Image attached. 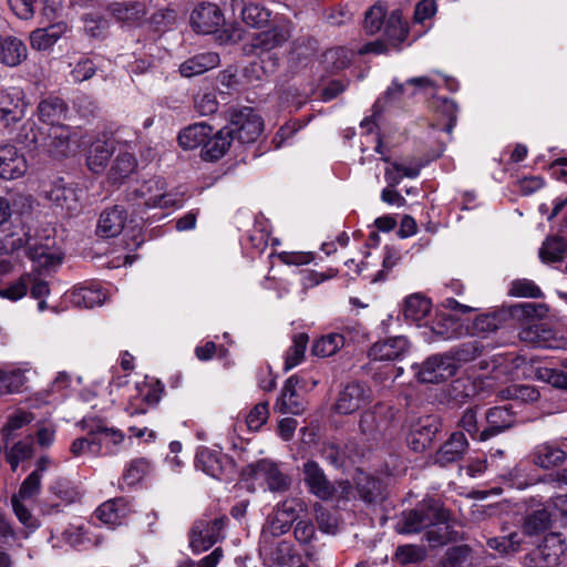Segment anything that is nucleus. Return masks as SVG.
Masks as SVG:
<instances>
[{"instance_id":"7c9ffc66","label":"nucleus","mask_w":567,"mask_h":567,"mask_svg":"<svg viewBox=\"0 0 567 567\" xmlns=\"http://www.w3.org/2000/svg\"><path fill=\"white\" fill-rule=\"evenodd\" d=\"M125 209L121 206H114L105 209L99 219L97 234L110 238L121 234L125 223Z\"/></svg>"},{"instance_id":"9d476101","label":"nucleus","mask_w":567,"mask_h":567,"mask_svg":"<svg viewBox=\"0 0 567 567\" xmlns=\"http://www.w3.org/2000/svg\"><path fill=\"white\" fill-rule=\"evenodd\" d=\"M248 476L255 481L267 484L271 492H285L290 486V478L284 474L278 465L269 460H260L246 468Z\"/></svg>"},{"instance_id":"a18cd8bd","label":"nucleus","mask_w":567,"mask_h":567,"mask_svg":"<svg viewBox=\"0 0 567 567\" xmlns=\"http://www.w3.org/2000/svg\"><path fill=\"white\" fill-rule=\"evenodd\" d=\"M384 33L392 48H398L406 39L408 29L405 22L402 21L400 11L395 10L389 16Z\"/></svg>"},{"instance_id":"79ce46f5","label":"nucleus","mask_w":567,"mask_h":567,"mask_svg":"<svg viewBox=\"0 0 567 567\" xmlns=\"http://www.w3.org/2000/svg\"><path fill=\"white\" fill-rule=\"evenodd\" d=\"M292 344L286 351L284 369L289 371L300 364L306 354L309 337L305 332H299L292 336Z\"/></svg>"},{"instance_id":"9b49d317","label":"nucleus","mask_w":567,"mask_h":567,"mask_svg":"<svg viewBox=\"0 0 567 567\" xmlns=\"http://www.w3.org/2000/svg\"><path fill=\"white\" fill-rule=\"evenodd\" d=\"M305 511V503L300 498H287L277 505L268 528L274 536L287 533L291 524L298 518L299 513Z\"/></svg>"},{"instance_id":"a211bd4d","label":"nucleus","mask_w":567,"mask_h":567,"mask_svg":"<svg viewBox=\"0 0 567 567\" xmlns=\"http://www.w3.org/2000/svg\"><path fill=\"white\" fill-rule=\"evenodd\" d=\"M84 190L74 186L56 184L47 192V198L70 215L78 214L82 208Z\"/></svg>"},{"instance_id":"a19ab883","label":"nucleus","mask_w":567,"mask_h":567,"mask_svg":"<svg viewBox=\"0 0 567 567\" xmlns=\"http://www.w3.org/2000/svg\"><path fill=\"white\" fill-rule=\"evenodd\" d=\"M346 344V336L343 333L331 332L317 339L311 348V352L321 358L336 354Z\"/></svg>"},{"instance_id":"0eeeda50","label":"nucleus","mask_w":567,"mask_h":567,"mask_svg":"<svg viewBox=\"0 0 567 567\" xmlns=\"http://www.w3.org/2000/svg\"><path fill=\"white\" fill-rule=\"evenodd\" d=\"M415 375L420 382L436 383L455 374L457 365L453 357L449 354H434L422 364L413 365Z\"/></svg>"},{"instance_id":"37998d69","label":"nucleus","mask_w":567,"mask_h":567,"mask_svg":"<svg viewBox=\"0 0 567 567\" xmlns=\"http://www.w3.org/2000/svg\"><path fill=\"white\" fill-rule=\"evenodd\" d=\"M137 162L133 154L128 152L120 153L109 173V178L112 183H122L136 169Z\"/></svg>"},{"instance_id":"c9c22d12","label":"nucleus","mask_w":567,"mask_h":567,"mask_svg":"<svg viewBox=\"0 0 567 567\" xmlns=\"http://www.w3.org/2000/svg\"><path fill=\"white\" fill-rule=\"evenodd\" d=\"M240 9L243 21L252 28H261L270 20V11L257 3L241 6V0H231V9Z\"/></svg>"},{"instance_id":"bf43d9fd","label":"nucleus","mask_w":567,"mask_h":567,"mask_svg":"<svg viewBox=\"0 0 567 567\" xmlns=\"http://www.w3.org/2000/svg\"><path fill=\"white\" fill-rule=\"evenodd\" d=\"M520 543L522 538L517 533H511L508 536L489 538L487 546L501 555H506L516 551Z\"/></svg>"},{"instance_id":"b1692460","label":"nucleus","mask_w":567,"mask_h":567,"mask_svg":"<svg viewBox=\"0 0 567 567\" xmlns=\"http://www.w3.org/2000/svg\"><path fill=\"white\" fill-rule=\"evenodd\" d=\"M114 151V140L106 135L97 137L92 142L86 156V164L90 171L93 173L103 172Z\"/></svg>"},{"instance_id":"4be33fe9","label":"nucleus","mask_w":567,"mask_h":567,"mask_svg":"<svg viewBox=\"0 0 567 567\" xmlns=\"http://www.w3.org/2000/svg\"><path fill=\"white\" fill-rule=\"evenodd\" d=\"M409 341L403 336L375 342L369 350V357L375 361H392L403 357L409 350Z\"/></svg>"},{"instance_id":"4c0bfd02","label":"nucleus","mask_w":567,"mask_h":567,"mask_svg":"<svg viewBox=\"0 0 567 567\" xmlns=\"http://www.w3.org/2000/svg\"><path fill=\"white\" fill-rule=\"evenodd\" d=\"M70 302L78 308H93L103 305L105 292L97 287H79L70 292Z\"/></svg>"},{"instance_id":"864d4df0","label":"nucleus","mask_w":567,"mask_h":567,"mask_svg":"<svg viewBox=\"0 0 567 567\" xmlns=\"http://www.w3.org/2000/svg\"><path fill=\"white\" fill-rule=\"evenodd\" d=\"M355 484L361 498L365 502H374L381 494L380 482L364 473H359Z\"/></svg>"},{"instance_id":"cd10ccee","label":"nucleus","mask_w":567,"mask_h":567,"mask_svg":"<svg viewBox=\"0 0 567 567\" xmlns=\"http://www.w3.org/2000/svg\"><path fill=\"white\" fill-rule=\"evenodd\" d=\"M161 391L152 384L143 383L136 386V394L132 396L126 412L131 415L144 414L158 403Z\"/></svg>"},{"instance_id":"e2e57ef3","label":"nucleus","mask_w":567,"mask_h":567,"mask_svg":"<svg viewBox=\"0 0 567 567\" xmlns=\"http://www.w3.org/2000/svg\"><path fill=\"white\" fill-rule=\"evenodd\" d=\"M550 524V514L546 509H538L532 513L525 520L524 533L535 535L544 532Z\"/></svg>"},{"instance_id":"39448f33","label":"nucleus","mask_w":567,"mask_h":567,"mask_svg":"<svg viewBox=\"0 0 567 567\" xmlns=\"http://www.w3.org/2000/svg\"><path fill=\"white\" fill-rule=\"evenodd\" d=\"M233 140L240 143H251L262 131L261 117L250 107L234 111L230 123L226 127Z\"/></svg>"},{"instance_id":"5fc2aeb1","label":"nucleus","mask_w":567,"mask_h":567,"mask_svg":"<svg viewBox=\"0 0 567 567\" xmlns=\"http://www.w3.org/2000/svg\"><path fill=\"white\" fill-rule=\"evenodd\" d=\"M508 295L517 298H543L542 289L530 279H516L511 282Z\"/></svg>"},{"instance_id":"603ef678","label":"nucleus","mask_w":567,"mask_h":567,"mask_svg":"<svg viewBox=\"0 0 567 567\" xmlns=\"http://www.w3.org/2000/svg\"><path fill=\"white\" fill-rule=\"evenodd\" d=\"M352 56V51L346 48H332L324 52L323 62L331 71H340L351 63Z\"/></svg>"},{"instance_id":"680f3d73","label":"nucleus","mask_w":567,"mask_h":567,"mask_svg":"<svg viewBox=\"0 0 567 567\" xmlns=\"http://www.w3.org/2000/svg\"><path fill=\"white\" fill-rule=\"evenodd\" d=\"M539 379L555 388L567 389V359L561 361L560 368H544L538 371Z\"/></svg>"},{"instance_id":"393cba45","label":"nucleus","mask_w":567,"mask_h":567,"mask_svg":"<svg viewBox=\"0 0 567 567\" xmlns=\"http://www.w3.org/2000/svg\"><path fill=\"white\" fill-rule=\"evenodd\" d=\"M530 457L536 466L549 470L564 464L567 453L554 442H544L534 447Z\"/></svg>"},{"instance_id":"13d9d810","label":"nucleus","mask_w":567,"mask_h":567,"mask_svg":"<svg viewBox=\"0 0 567 567\" xmlns=\"http://www.w3.org/2000/svg\"><path fill=\"white\" fill-rule=\"evenodd\" d=\"M151 470V464L146 458H135L130 462L124 470L123 480L127 485L138 483Z\"/></svg>"},{"instance_id":"72a5a7b5","label":"nucleus","mask_w":567,"mask_h":567,"mask_svg":"<svg viewBox=\"0 0 567 567\" xmlns=\"http://www.w3.org/2000/svg\"><path fill=\"white\" fill-rule=\"evenodd\" d=\"M219 64V56L215 52L199 53L179 65V72L185 78L203 74Z\"/></svg>"},{"instance_id":"c03bdc74","label":"nucleus","mask_w":567,"mask_h":567,"mask_svg":"<svg viewBox=\"0 0 567 567\" xmlns=\"http://www.w3.org/2000/svg\"><path fill=\"white\" fill-rule=\"evenodd\" d=\"M431 310V301L421 295L409 296L403 306V315L406 320L420 322Z\"/></svg>"},{"instance_id":"1a4fd4ad","label":"nucleus","mask_w":567,"mask_h":567,"mask_svg":"<svg viewBox=\"0 0 567 567\" xmlns=\"http://www.w3.org/2000/svg\"><path fill=\"white\" fill-rule=\"evenodd\" d=\"M293 25L287 19H276L274 25L256 34L251 47L261 53L269 54L272 50L284 45L291 37Z\"/></svg>"},{"instance_id":"f704fd0d","label":"nucleus","mask_w":567,"mask_h":567,"mask_svg":"<svg viewBox=\"0 0 567 567\" xmlns=\"http://www.w3.org/2000/svg\"><path fill=\"white\" fill-rule=\"evenodd\" d=\"M96 517L109 525L110 527H114L121 525L128 514V508L126 503L122 498L111 499L103 503L96 509Z\"/></svg>"},{"instance_id":"c756f323","label":"nucleus","mask_w":567,"mask_h":567,"mask_svg":"<svg viewBox=\"0 0 567 567\" xmlns=\"http://www.w3.org/2000/svg\"><path fill=\"white\" fill-rule=\"evenodd\" d=\"M468 443L465 435L461 432L453 433L450 439L439 450L435 462L442 466L454 463L463 456L467 450Z\"/></svg>"},{"instance_id":"bb28decb","label":"nucleus","mask_w":567,"mask_h":567,"mask_svg":"<svg viewBox=\"0 0 567 567\" xmlns=\"http://www.w3.org/2000/svg\"><path fill=\"white\" fill-rule=\"evenodd\" d=\"M468 329L462 319L454 315L441 312L432 324V332L440 340H453L467 334Z\"/></svg>"},{"instance_id":"a878e982","label":"nucleus","mask_w":567,"mask_h":567,"mask_svg":"<svg viewBox=\"0 0 567 567\" xmlns=\"http://www.w3.org/2000/svg\"><path fill=\"white\" fill-rule=\"evenodd\" d=\"M68 24L64 21L51 23L47 28L35 29L30 33L31 48L38 51H47L68 32Z\"/></svg>"},{"instance_id":"c85d7f7f","label":"nucleus","mask_w":567,"mask_h":567,"mask_svg":"<svg viewBox=\"0 0 567 567\" xmlns=\"http://www.w3.org/2000/svg\"><path fill=\"white\" fill-rule=\"evenodd\" d=\"M28 55L25 44L17 37H0V63L8 66H17L22 63Z\"/></svg>"},{"instance_id":"58836bf2","label":"nucleus","mask_w":567,"mask_h":567,"mask_svg":"<svg viewBox=\"0 0 567 567\" xmlns=\"http://www.w3.org/2000/svg\"><path fill=\"white\" fill-rule=\"evenodd\" d=\"M434 107L436 117L433 126L451 133L456 122L457 105L452 100L442 99L435 102Z\"/></svg>"},{"instance_id":"052dcab7","label":"nucleus","mask_w":567,"mask_h":567,"mask_svg":"<svg viewBox=\"0 0 567 567\" xmlns=\"http://www.w3.org/2000/svg\"><path fill=\"white\" fill-rule=\"evenodd\" d=\"M549 308L546 303L524 302L513 307L512 315L514 317H523L527 320H540L546 317Z\"/></svg>"},{"instance_id":"69168bd1","label":"nucleus","mask_w":567,"mask_h":567,"mask_svg":"<svg viewBox=\"0 0 567 567\" xmlns=\"http://www.w3.org/2000/svg\"><path fill=\"white\" fill-rule=\"evenodd\" d=\"M33 420V415L30 412L18 410L12 413L2 427V434L4 439L9 440L14 431L28 425Z\"/></svg>"},{"instance_id":"f257e3e1","label":"nucleus","mask_w":567,"mask_h":567,"mask_svg":"<svg viewBox=\"0 0 567 567\" xmlns=\"http://www.w3.org/2000/svg\"><path fill=\"white\" fill-rule=\"evenodd\" d=\"M79 128L65 124L52 125L43 131L34 121H25L17 133V143L29 150L40 151L54 158H64L76 154L82 145Z\"/></svg>"},{"instance_id":"2f4dec72","label":"nucleus","mask_w":567,"mask_h":567,"mask_svg":"<svg viewBox=\"0 0 567 567\" xmlns=\"http://www.w3.org/2000/svg\"><path fill=\"white\" fill-rule=\"evenodd\" d=\"M37 112L41 122L52 126L61 124L60 121L65 118L68 106L60 97L49 96L39 103Z\"/></svg>"},{"instance_id":"ddd939ff","label":"nucleus","mask_w":567,"mask_h":567,"mask_svg":"<svg viewBox=\"0 0 567 567\" xmlns=\"http://www.w3.org/2000/svg\"><path fill=\"white\" fill-rule=\"evenodd\" d=\"M440 427L439 420L433 415L419 417L412 423L408 433V445L415 452L424 451L432 443Z\"/></svg>"},{"instance_id":"20e7f679","label":"nucleus","mask_w":567,"mask_h":567,"mask_svg":"<svg viewBox=\"0 0 567 567\" xmlns=\"http://www.w3.org/2000/svg\"><path fill=\"white\" fill-rule=\"evenodd\" d=\"M28 106L22 89L9 86L0 90V126L12 132L25 117Z\"/></svg>"},{"instance_id":"f8f14e48","label":"nucleus","mask_w":567,"mask_h":567,"mask_svg":"<svg viewBox=\"0 0 567 567\" xmlns=\"http://www.w3.org/2000/svg\"><path fill=\"white\" fill-rule=\"evenodd\" d=\"M192 28L203 34L217 32L225 24L221 10L214 3L203 2L190 14Z\"/></svg>"},{"instance_id":"6e6d98bb","label":"nucleus","mask_w":567,"mask_h":567,"mask_svg":"<svg viewBox=\"0 0 567 567\" xmlns=\"http://www.w3.org/2000/svg\"><path fill=\"white\" fill-rule=\"evenodd\" d=\"M49 491L52 495H54L56 498H59L61 502L65 504H71L79 498V492L66 478H55L50 484Z\"/></svg>"},{"instance_id":"338daca9","label":"nucleus","mask_w":567,"mask_h":567,"mask_svg":"<svg viewBox=\"0 0 567 567\" xmlns=\"http://www.w3.org/2000/svg\"><path fill=\"white\" fill-rule=\"evenodd\" d=\"M29 280L32 278L24 274L17 281L4 289H0V297L11 301H18L23 298L29 290Z\"/></svg>"},{"instance_id":"f03ea898","label":"nucleus","mask_w":567,"mask_h":567,"mask_svg":"<svg viewBox=\"0 0 567 567\" xmlns=\"http://www.w3.org/2000/svg\"><path fill=\"white\" fill-rule=\"evenodd\" d=\"M450 513L443 508L439 501L424 499L414 509L404 512L398 524V532L401 534L425 533L426 540L433 546L445 543L449 539Z\"/></svg>"},{"instance_id":"473e14b6","label":"nucleus","mask_w":567,"mask_h":567,"mask_svg":"<svg viewBox=\"0 0 567 567\" xmlns=\"http://www.w3.org/2000/svg\"><path fill=\"white\" fill-rule=\"evenodd\" d=\"M383 161L389 163L384 169V179L391 187H396L404 177L415 178L420 175L421 165L419 163L390 162L386 157Z\"/></svg>"},{"instance_id":"aec40b11","label":"nucleus","mask_w":567,"mask_h":567,"mask_svg":"<svg viewBox=\"0 0 567 567\" xmlns=\"http://www.w3.org/2000/svg\"><path fill=\"white\" fill-rule=\"evenodd\" d=\"M107 12L118 23L135 27L140 25L146 17L144 3L135 1H114L107 6Z\"/></svg>"},{"instance_id":"2eb2a0df","label":"nucleus","mask_w":567,"mask_h":567,"mask_svg":"<svg viewBox=\"0 0 567 567\" xmlns=\"http://www.w3.org/2000/svg\"><path fill=\"white\" fill-rule=\"evenodd\" d=\"M303 481L309 492L322 501L332 498L337 487L327 478L322 468L313 461H308L302 467Z\"/></svg>"},{"instance_id":"4468645a","label":"nucleus","mask_w":567,"mask_h":567,"mask_svg":"<svg viewBox=\"0 0 567 567\" xmlns=\"http://www.w3.org/2000/svg\"><path fill=\"white\" fill-rule=\"evenodd\" d=\"M371 391L363 384L352 382L339 393L334 409L340 414H351L370 402Z\"/></svg>"},{"instance_id":"5701e85b","label":"nucleus","mask_w":567,"mask_h":567,"mask_svg":"<svg viewBox=\"0 0 567 567\" xmlns=\"http://www.w3.org/2000/svg\"><path fill=\"white\" fill-rule=\"evenodd\" d=\"M230 465L231 461L219 451L203 447L196 454V467L215 478H221Z\"/></svg>"},{"instance_id":"423d86ee","label":"nucleus","mask_w":567,"mask_h":567,"mask_svg":"<svg viewBox=\"0 0 567 567\" xmlns=\"http://www.w3.org/2000/svg\"><path fill=\"white\" fill-rule=\"evenodd\" d=\"M133 194L138 200L137 206L167 208L177 205L174 196L166 192L165 182L157 177L143 182Z\"/></svg>"},{"instance_id":"ea45409f","label":"nucleus","mask_w":567,"mask_h":567,"mask_svg":"<svg viewBox=\"0 0 567 567\" xmlns=\"http://www.w3.org/2000/svg\"><path fill=\"white\" fill-rule=\"evenodd\" d=\"M233 137L226 127L217 132L213 137H208L203 147L205 159L215 161L220 158L229 148Z\"/></svg>"},{"instance_id":"09e8293b","label":"nucleus","mask_w":567,"mask_h":567,"mask_svg":"<svg viewBox=\"0 0 567 567\" xmlns=\"http://www.w3.org/2000/svg\"><path fill=\"white\" fill-rule=\"evenodd\" d=\"M63 539L73 547L87 548L99 544V538L91 537V533L84 526L71 525L63 532Z\"/></svg>"},{"instance_id":"774afa93","label":"nucleus","mask_w":567,"mask_h":567,"mask_svg":"<svg viewBox=\"0 0 567 567\" xmlns=\"http://www.w3.org/2000/svg\"><path fill=\"white\" fill-rule=\"evenodd\" d=\"M41 480L37 473H30L22 482L19 492L12 497H19L20 499H31L40 493Z\"/></svg>"},{"instance_id":"412c9836","label":"nucleus","mask_w":567,"mask_h":567,"mask_svg":"<svg viewBox=\"0 0 567 567\" xmlns=\"http://www.w3.org/2000/svg\"><path fill=\"white\" fill-rule=\"evenodd\" d=\"M27 159L13 145L0 146V177L16 179L25 174Z\"/></svg>"},{"instance_id":"7ed1b4c3","label":"nucleus","mask_w":567,"mask_h":567,"mask_svg":"<svg viewBox=\"0 0 567 567\" xmlns=\"http://www.w3.org/2000/svg\"><path fill=\"white\" fill-rule=\"evenodd\" d=\"M54 239L49 235L44 237V243H39L38 239L23 231L22 235L12 234L8 236L4 241V248L7 251L13 252L25 247L30 259L39 268L49 271L56 268L62 261L61 252L54 248Z\"/></svg>"},{"instance_id":"f3484780","label":"nucleus","mask_w":567,"mask_h":567,"mask_svg":"<svg viewBox=\"0 0 567 567\" xmlns=\"http://www.w3.org/2000/svg\"><path fill=\"white\" fill-rule=\"evenodd\" d=\"M306 383L301 375H291L285 382L280 396L275 403V411L281 414H300L303 411V404L296 388L297 385L306 386Z\"/></svg>"},{"instance_id":"dca6fc26","label":"nucleus","mask_w":567,"mask_h":567,"mask_svg":"<svg viewBox=\"0 0 567 567\" xmlns=\"http://www.w3.org/2000/svg\"><path fill=\"white\" fill-rule=\"evenodd\" d=\"M565 540L560 534L550 533L545 536L542 545L534 553V559L540 567H557L563 564L566 551Z\"/></svg>"},{"instance_id":"de8ad7c7","label":"nucleus","mask_w":567,"mask_h":567,"mask_svg":"<svg viewBox=\"0 0 567 567\" xmlns=\"http://www.w3.org/2000/svg\"><path fill=\"white\" fill-rule=\"evenodd\" d=\"M567 256V240L561 237L547 238L539 250L543 262H557Z\"/></svg>"},{"instance_id":"4d7b16f0","label":"nucleus","mask_w":567,"mask_h":567,"mask_svg":"<svg viewBox=\"0 0 567 567\" xmlns=\"http://www.w3.org/2000/svg\"><path fill=\"white\" fill-rule=\"evenodd\" d=\"M33 454V445L31 441H19L12 445V447L7 451L6 457L7 462L10 464L11 470L17 471L19 464L28 458H30Z\"/></svg>"},{"instance_id":"3c124183","label":"nucleus","mask_w":567,"mask_h":567,"mask_svg":"<svg viewBox=\"0 0 567 567\" xmlns=\"http://www.w3.org/2000/svg\"><path fill=\"white\" fill-rule=\"evenodd\" d=\"M499 319L495 315H481L477 316L471 326H465L468 331L467 334L486 337L495 332L499 328Z\"/></svg>"},{"instance_id":"0e129e2a","label":"nucleus","mask_w":567,"mask_h":567,"mask_svg":"<svg viewBox=\"0 0 567 567\" xmlns=\"http://www.w3.org/2000/svg\"><path fill=\"white\" fill-rule=\"evenodd\" d=\"M505 399L518 400L522 402H535L539 398V392L530 385L515 384L502 391Z\"/></svg>"},{"instance_id":"8fccbe9b","label":"nucleus","mask_w":567,"mask_h":567,"mask_svg":"<svg viewBox=\"0 0 567 567\" xmlns=\"http://www.w3.org/2000/svg\"><path fill=\"white\" fill-rule=\"evenodd\" d=\"M426 557V550L417 545L399 546L395 550L394 561L399 565H416Z\"/></svg>"},{"instance_id":"49530a36","label":"nucleus","mask_w":567,"mask_h":567,"mask_svg":"<svg viewBox=\"0 0 567 567\" xmlns=\"http://www.w3.org/2000/svg\"><path fill=\"white\" fill-rule=\"evenodd\" d=\"M27 383L22 369L0 370V395L19 393Z\"/></svg>"},{"instance_id":"6ab92c4d","label":"nucleus","mask_w":567,"mask_h":567,"mask_svg":"<svg viewBox=\"0 0 567 567\" xmlns=\"http://www.w3.org/2000/svg\"><path fill=\"white\" fill-rule=\"evenodd\" d=\"M486 422L487 427L480 434L481 441H486L514 426L515 413L512 411V406H495L487 410Z\"/></svg>"},{"instance_id":"e433bc0d","label":"nucleus","mask_w":567,"mask_h":567,"mask_svg":"<svg viewBox=\"0 0 567 567\" xmlns=\"http://www.w3.org/2000/svg\"><path fill=\"white\" fill-rule=\"evenodd\" d=\"M212 127L204 122L195 123L179 132L178 143L185 150L204 146L206 140L212 135Z\"/></svg>"},{"instance_id":"6e6552de","label":"nucleus","mask_w":567,"mask_h":567,"mask_svg":"<svg viewBox=\"0 0 567 567\" xmlns=\"http://www.w3.org/2000/svg\"><path fill=\"white\" fill-rule=\"evenodd\" d=\"M226 518L219 517L213 520H197L189 533V545L195 553L208 549L223 538V528Z\"/></svg>"}]
</instances>
